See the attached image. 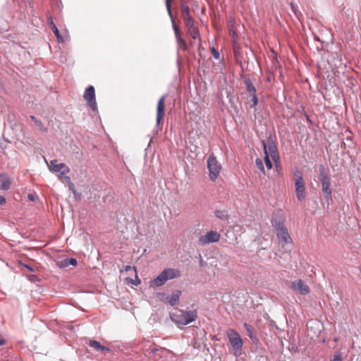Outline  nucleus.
Here are the masks:
<instances>
[{"mask_svg": "<svg viewBox=\"0 0 361 361\" xmlns=\"http://www.w3.org/2000/svg\"><path fill=\"white\" fill-rule=\"evenodd\" d=\"M180 275V271L178 269L172 268L166 269L161 271L157 278L150 281V286H161L169 280L178 278Z\"/></svg>", "mask_w": 361, "mask_h": 361, "instance_id": "nucleus-1", "label": "nucleus"}, {"mask_svg": "<svg viewBox=\"0 0 361 361\" xmlns=\"http://www.w3.org/2000/svg\"><path fill=\"white\" fill-rule=\"evenodd\" d=\"M197 318L196 311H183L176 310L171 315V319L177 324L186 325Z\"/></svg>", "mask_w": 361, "mask_h": 361, "instance_id": "nucleus-2", "label": "nucleus"}, {"mask_svg": "<svg viewBox=\"0 0 361 361\" xmlns=\"http://www.w3.org/2000/svg\"><path fill=\"white\" fill-rule=\"evenodd\" d=\"M226 336L232 347V351L235 356H240L242 354L243 340L239 334L233 329L226 331Z\"/></svg>", "mask_w": 361, "mask_h": 361, "instance_id": "nucleus-3", "label": "nucleus"}, {"mask_svg": "<svg viewBox=\"0 0 361 361\" xmlns=\"http://www.w3.org/2000/svg\"><path fill=\"white\" fill-rule=\"evenodd\" d=\"M293 180L297 198L299 201H303L305 199V186L303 175L301 171L296 170L294 172Z\"/></svg>", "mask_w": 361, "mask_h": 361, "instance_id": "nucleus-4", "label": "nucleus"}, {"mask_svg": "<svg viewBox=\"0 0 361 361\" xmlns=\"http://www.w3.org/2000/svg\"><path fill=\"white\" fill-rule=\"evenodd\" d=\"M272 225L275 228L279 243L283 246L286 244L292 243L293 241L289 235L288 231L283 223L272 221Z\"/></svg>", "mask_w": 361, "mask_h": 361, "instance_id": "nucleus-5", "label": "nucleus"}, {"mask_svg": "<svg viewBox=\"0 0 361 361\" xmlns=\"http://www.w3.org/2000/svg\"><path fill=\"white\" fill-rule=\"evenodd\" d=\"M207 169L209 172V178L214 181L219 175L221 170V165L217 161L214 154L209 155L207 159Z\"/></svg>", "mask_w": 361, "mask_h": 361, "instance_id": "nucleus-6", "label": "nucleus"}, {"mask_svg": "<svg viewBox=\"0 0 361 361\" xmlns=\"http://www.w3.org/2000/svg\"><path fill=\"white\" fill-rule=\"evenodd\" d=\"M221 235L216 231H208L205 235L200 236L198 239V244L201 246L219 242Z\"/></svg>", "mask_w": 361, "mask_h": 361, "instance_id": "nucleus-7", "label": "nucleus"}, {"mask_svg": "<svg viewBox=\"0 0 361 361\" xmlns=\"http://www.w3.org/2000/svg\"><path fill=\"white\" fill-rule=\"evenodd\" d=\"M49 171L52 173H59V176H63L70 172V169L63 163H59L57 159H53L48 164Z\"/></svg>", "mask_w": 361, "mask_h": 361, "instance_id": "nucleus-8", "label": "nucleus"}, {"mask_svg": "<svg viewBox=\"0 0 361 361\" xmlns=\"http://www.w3.org/2000/svg\"><path fill=\"white\" fill-rule=\"evenodd\" d=\"M84 99L93 111H96L97 109L94 88L93 86H90L85 90L84 93Z\"/></svg>", "mask_w": 361, "mask_h": 361, "instance_id": "nucleus-9", "label": "nucleus"}, {"mask_svg": "<svg viewBox=\"0 0 361 361\" xmlns=\"http://www.w3.org/2000/svg\"><path fill=\"white\" fill-rule=\"evenodd\" d=\"M245 84L246 85V89H247V92H249L250 96L251 97L250 102H252V104H250V108H254L258 104V98H257V94H256V92H257L256 88L255 87V86L253 85V84L249 79H247L245 80Z\"/></svg>", "mask_w": 361, "mask_h": 361, "instance_id": "nucleus-10", "label": "nucleus"}, {"mask_svg": "<svg viewBox=\"0 0 361 361\" xmlns=\"http://www.w3.org/2000/svg\"><path fill=\"white\" fill-rule=\"evenodd\" d=\"M290 288L293 290L299 292L301 295H307L310 290L307 284L301 279L292 282Z\"/></svg>", "mask_w": 361, "mask_h": 361, "instance_id": "nucleus-11", "label": "nucleus"}, {"mask_svg": "<svg viewBox=\"0 0 361 361\" xmlns=\"http://www.w3.org/2000/svg\"><path fill=\"white\" fill-rule=\"evenodd\" d=\"M165 99L166 96H162L158 101L157 107V123L159 125L165 115Z\"/></svg>", "mask_w": 361, "mask_h": 361, "instance_id": "nucleus-12", "label": "nucleus"}, {"mask_svg": "<svg viewBox=\"0 0 361 361\" xmlns=\"http://www.w3.org/2000/svg\"><path fill=\"white\" fill-rule=\"evenodd\" d=\"M322 190L324 194V197L326 200H331L332 191L331 189V180L330 178H324L321 180Z\"/></svg>", "mask_w": 361, "mask_h": 361, "instance_id": "nucleus-13", "label": "nucleus"}, {"mask_svg": "<svg viewBox=\"0 0 361 361\" xmlns=\"http://www.w3.org/2000/svg\"><path fill=\"white\" fill-rule=\"evenodd\" d=\"M47 23H48L49 27L53 31V32L54 33L58 42L63 43L65 42V39L60 34L59 29L57 28L56 25H55V23L53 21L52 17L50 16L48 18Z\"/></svg>", "mask_w": 361, "mask_h": 361, "instance_id": "nucleus-14", "label": "nucleus"}, {"mask_svg": "<svg viewBox=\"0 0 361 361\" xmlns=\"http://www.w3.org/2000/svg\"><path fill=\"white\" fill-rule=\"evenodd\" d=\"M267 149L269 157H271L275 163L279 161V155L278 153L277 147L274 144L269 145L268 147H267Z\"/></svg>", "mask_w": 361, "mask_h": 361, "instance_id": "nucleus-15", "label": "nucleus"}, {"mask_svg": "<svg viewBox=\"0 0 361 361\" xmlns=\"http://www.w3.org/2000/svg\"><path fill=\"white\" fill-rule=\"evenodd\" d=\"M173 30H174V32H175L176 40L178 42L179 47L181 48L183 50H186L187 49L186 42L181 37L180 33V31H179V29H178V26L173 24Z\"/></svg>", "mask_w": 361, "mask_h": 361, "instance_id": "nucleus-16", "label": "nucleus"}, {"mask_svg": "<svg viewBox=\"0 0 361 361\" xmlns=\"http://www.w3.org/2000/svg\"><path fill=\"white\" fill-rule=\"evenodd\" d=\"M90 345L97 350L103 352L104 354L109 353L111 351L110 348L101 345L100 343H99L97 341H90Z\"/></svg>", "mask_w": 361, "mask_h": 361, "instance_id": "nucleus-17", "label": "nucleus"}, {"mask_svg": "<svg viewBox=\"0 0 361 361\" xmlns=\"http://www.w3.org/2000/svg\"><path fill=\"white\" fill-rule=\"evenodd\" d=\"M180 295L181 292L180 290L173 291L169 300L170 305L172 306L177 305L179 301Z\"/></svg>", "mask_w": 361, "mask_h": 361, "instance_id": "nucleus-18", "label": "nucleus"}, {"mask_svg": "<svg viewBox=\"0 0 361 361\" xmlns=\"http://www.w3.org/2000/svg\"><path fill=\"white\" fill-rule=\"evenodd\" d=\"M59 178L61 181H66L68 186L69 190H71L73 194L76 193L75 185H74L73 183L71 181V179L69 176H59Z\"/></svg>", "mask_w": 361, "mask_h": 361, "instance_id": "nucleus-19", "label": "nucleus"}, {"mask_svg": "<svg viewBox=\"0 0 361 361\" xmlns=\"http://www.w3.org/2000/svg\"><path fill=\"white\" fill-rule=\"evenodd\" d=\"M263 145H264V154H265V157H264V162H265V164H266V166L268 169H272V164H271V161L269 159V154H268V152H267V145L264 142L263 143Z\"/></svg>", "mask_w": 361, "mask_h": 361, "instance_id": "nucleus-20", "label": "nucleus"}, {"mask_svg": "<svg viewBox=\"0 0 361 361\" xmlns=\"http://www.w3.org/2000/svg\"><path fill=\"white\" fill-rule=\"evenodd\" d=\"M229 35L233 40L237 39L238 36L233 23L229 22L228 23Z\"/></svg>", "mask_w": 361, "mask_h": 361, "instance_id": "nucleus-21", "label": "nucleus"}, {"mask_svg": "<svg viewBox=\"0 0 361 361\" xmlns=\"http://www.w3.org/2000/svg\"><path fill=\"white\" fill-rule=\"evenodd\" d=\"M190 35L194 39H197L200 37V31L197 27H193L190 29H188Z\"/></svg>", "mask_w": 361, "mask_h": 361, "instance_id": "nucleus-22", "label": "nucleus"}, {"mask_svg": "<svg viewBox=\"0 0 361 361\" xmlns=\"http://www.w3.org/2000/svg\"><path fill=\"white\" fill-rule=\"evenodd\" d=\"M324 178H330L326 171L324 166H321L319 168V180H324Z\"/></svg>", "mask_w": 361, "mask_h": 361, "instance_id": "nucleus-23", "label": "nucleus"}, {"mask_svg": "<svg viewBox=\"0 0 361 361\" xmlns=\"http://www.w3.org/2000/svg\"><path fill=\"white\" fill-rule=\"evenodd\" d=\"M181 9H182V15L184 14H190V10L189 6L186 4L184 0L181 1Z\"/></svg>", "mask_w": 361, "mask_h": 361, "instance_id": "nucleus-24", "label": "nucleus"}, {"mask_svg": "<svg viewBox=\"0 0 361 361\" xmlns=\"http://www.w3.org/2000/svg\"><path fill=\"white\" fill-rule=\"evenodd\" d=\"M11 184V182L10 180V179L7 178V179L4 180L1 183V190H8L10 188Z\"/></svg>", "mask_w": 361, "mask_h": 361, "instance_id": "nucleus-25", "label": "nucleus"}, {"mask_svg": "<svg viewBox=\"0 0 361 361\" xmlns=\"http://www.w3.org/2000/svg\"><path fill=\"white\" fill-rule=\"evenodd\" d=\"M233 47L235 55L237 56L238 54H239L240 46L239 43L237 42V39L233 40Z\"/></svg>", "mask_w": 361, "mask_h": 361, "instance_id": "nucleus-26", "label": "nucleus"}, {"mask_svg": "<svg viewBox=\"0 0 361 361\" xmlns=\"http://www.w3.org/2000/svg\"><path fill=\"white\" fill-rule=\"evenodd\" d=\"M256 166L259 170H260L263 173H265V170L264 167V164L262 160L259 158H257L255 161Z\"/></svg>", "mask_w": 361, "mask_h": 361, "instance_id": "nucleus-27", "label": "nucleus"}, {"mask_svg": "<svg viewBox=\"0 0 361 361\" xmlns=\"http://www.w3.org/2000/svg\"><path fill=\"white\" fill-rule=\"evenodd\" d=\"M244 326H245V330L247 332V335L249 336V337L251 339H252L253 338V336H252L253 328H252V326L250 324H248L247 323L244 324Z\"/></svg>", "mask_w": 361, "mask_h": 361, "instance_id": "nucleus-28", "label": "nucleus"}, {"mask_svg": "<svg viewBox=\"0 0 361 361\" xmlns=\"http://www.w3.org/2000/svg\"><path fill=\"white\" fill-rule=\"evenodd\" d=\"M35 124L36 125V126L42 132H46L47 131V129L44 127L41 121L39 120H37V121H35Z\"/></svg>", "mask_w": 361, "mask_h": 361, "instance_id": "nucleus-29", "label": "nucleus"}, {"mask_svg": "<svg viewBox=\"0 0 361 361\" xmlns=\"http://www.w3.org/2000/svg\"><path fill=\"white\" fill-rule=\"evenodd\" d=\"M184 23L188 29L195 27L193 19H190Z\"/></svg>", "mask_w": 361, "mask_h": 361, "instance_id": "nucleus-30", "label": "nucleus"}, {"mask_svg": "<svg viewBox=\"0 0 361 361\" xmlns=\"http://www.w3.org/2000/svg\"><path fill=\"white\" fill-rule=\"evenodd\" d=\"M66 261L67 262L66 265L70 264L72 266H76L78 264L77 259L75 258H70V259H66Z\"/></svg>", "mask_w": 361, "mask_h": 361, "instance_id": "nucleus-31", "label": "nucleus"}, {"mask_svg": "<svg viewBox=\"0 0 361 361\" xmlns=\"http://www.w3.org/2000/svg\"><path fill=\"white\" fill-rule=\"evenodd\" d=\"M212 53L216 59H220V53L214 47L212 48Z\"/></svg>", "mask_w": 361, "mask_h": 361, "instance_id": "nucleus-32", "label": "nucleus"}, {"mask_svg": "<svg viewBox=\"0 0 361 361\" xmlns=\"http://www.w3.org/2000/svg\"><path fill=\"white\" fill-rule=\"evenodd\" d=\"M342 355L340 353H337L334 355V358L330 361H342Z\"/></svg>", "mask_w": 361, "mask_h": 361, "instance_id": "nucleus-33", "label": "nucleus"}, {"mask_svg": "<svg viewBox=\"0 0 361 361\" xmlns=\"http://www.w3.org/2000/svg\"><path fill=\"white\" fill-rule=\"evenodd\" d=\"M172 0H166V8H167V11L169 12V16L171 17L172 14H171V1Z\"/></svg>", "mask_w": 361, "mask_h": 361, "instance_id": "nucleus-34", "label": "nucleus"}, {"mask_svg": "<svg viewBox=\"0 0 361 361\" xmlns=\"http://www.w3.org/2000/svg\"><path fill=\"white\" fill-rule=\"evenodd\" d=\"M182 16H183L184 22L189 20L190 19H193L192 17L191 16L190 13V14H184Z\"/></svg>", "mask_w": 361, "mask_h": 361, "instance_id": "nucleus-35", "label": "nucleus"}, {"mask_svg": "<svg viewBox=\"0 0 361 361\" xmlns=\"http://www.w3.org/2000/svg\"><path fill=\"white\" fill-rule=\"evenodd\" d=\"M6 203V200L4 197L0 196V205H4Z\"/></svg>", "mask_w": 361, "mask_h": 361, "instance_id": "nucleus-36", "label": "nucleus"}, {"mask_svg": "<svg viewBox=\"0 0 361 361\" xmlns=\"http://www.w3.org/2000/svg\"><path fill=\"white\" fill-rule=\"evenodd\" d=\"M290 6L294 13L296 14V8L295 5L293 3H290Z\"/></svg>", "mask_w": 361, "mask_h": 361, "instance_id": "nucleus-37", "label": "nucleus"}, {"mask_svg": "<svg viewBox=\"0 0 361 361\" xmlns=\"http://www.w3.org/2000/svg\"><path fill=\"white\" fill-rule=\"evenodd\" d=\"M131 269H132V267H131L130 266H126V267H125V271H130V270H131Z\"/></svg>", "mask_w": 361, "mask_h": 361, "instance_id": "nucleus-38", "label": "nucleus"}, {"mask_svg": "<svg viewBox=\"0 0 361 361\" xmlns=\"http://www.w3.org/2000/svg\"><path fill=\"white\" fill-rule=\"evenodd\" d=\"M28 199L33 201L34 200V196L32 194L28 195Z\"/></svg>", "mask_w": 361, "mask_h": 361, "instance_id": "nucleus-39", "label": "nucleus"}, {"mask_svg": "<svg viewBox=\"0 0 361 361\" xmlns=\"http://www.w3.org/2000/svg\"><path fill=\"white\" fill-rule=\"evenodd\" d=\"M5 343V340L4 338H0V345H2Z\"/></svg>", "mask_w": 361, "mask_h": 361, "instance_id": "nucleus-40", "label": "nucleus"}, {"mask_svg": "<svg viewBox=\"0 0 361 361\" xmlns=\"http://www.w3.org/2000/svg\"><path fill=\"white\" fill-rule=\"evenodd\" d=\"M30 118L32 121H34V123H35V121H37L38 119H37L34 116H30Z\"/></svg>", "mask_w": 361, "mask_h": 361, "instance_id": "nucleus-41", "label": "nucleus"}, {"mask_svg": "<svg viewBox=\"0 0 361 361\" xmlns=\"http://www.w3.org/2000/svg\"><path fill=\"white\" fill-rule=\"evenodd\" d=\"M1 176H3V174H1V175H0V177H1Z\"/></svg>", "mask_w": 361, "mask_h": 361, "instance_id": "nucleus-42", "label": "nucleus"}, {"mask_svg": "<svg viewBox=\"0 0 361 361\" xmlns=\"http://www.w3.org/2000/svg\"><path fill=\"white\" fill-rule=\"evenodd\" d=\"M360 272H361V268L360 269Z\"/></svg>", "mask_w": 361, "mask_h": 361, "instance_id": "nucleus-43", "label": "nucleus"}]
</instances>
